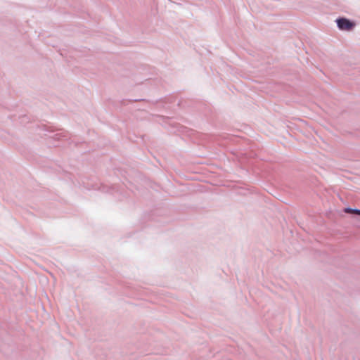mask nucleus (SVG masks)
<instances>
[{
  "mask_svg": "<svg viewBox=\"0 0 360 360\" xmlns=\"http://www.w3.org/2000/svg\"><path fill=\"white\" fill-rule=\"evenodd\" d=\"M338 26L340 30H351L355 25L354 22H352L347 19L340 18L337 20Z\"/></svg>",
  "mask_w": 360,
  "mask_h": 360,
  "instance_id": "nucleus-1",
  "label": "nucleus"
},
{
  "mask_svg": "<svg viewBox=\"0 0 360 360\" xmlns=\"http://www.w3.org/2000/svg\"><path fill=\"white\" fill-rule=\"evenodd\" d=\"M344 212L345 213H348V214H356L360 215V210L345 208Z\"/></svg>",
  "mask_w": 360,
  "mask_h": 360,
  "instance_id": "nucleus-2",
  "label": "nucleus"
}]
</instances>
